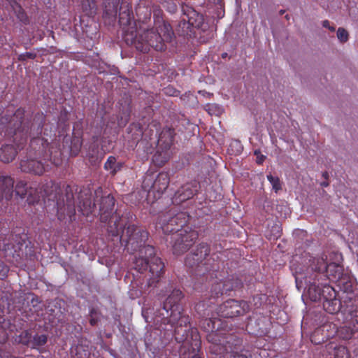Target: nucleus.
I'll use <instances>...</instances> for the list:
<instances>
[{
    "mask_svg": "<svg viewBox=\"0 0 358 358\" xmlns=\"http://www.w3.org/2000/svg\"><path fill=\"white\" fill-rule=\"evenodd\" d=\"M1 124L6 127L9 134H13V141L17 148L22 150L30 138L27 154L50 161L56 166L62 164V152L56 141L41 136L45 122V115L42 112L36 113L32 117L30 112L24 108H19L15 111L7 109L1 116Z\"/></svg>",
    "mask_w": 358,
    "mask_h": 358,
    "instance_id": "nucleus-1",
    "label": "nucleus"
},
{
    "mask_svg": "<svg viewBox=\"0 0 358 358\" xmlns=\"http://www.w3.org/2000/svg\"><path fill=\"white\" fill-rule=\"evenodd\" d=\"M119 23L124 42L142 52H149L151 48L156 51L165 50L166 44L170 43L174 36L170 24L159 19L155 21L154 28L146 30L141 26L138 28L137 22L134 20L131 5L127 1L120 3Z\"/></svg>",
    "mask_w": 358,
    "mask_h": 358,
    "instance_id": "nucleus-2",
    "label": "nucleus"
},
{
    "mask_svg": "<svg viewBox=\"0 0 358 358\" xmlns=\"http://www.w3.org/2000/svg\"><path fill=\"white\" fill-rule=\"evenodd\" d=\"M184 297L182 291L175 289L163 303L159 310L160 322L174 327V337L177 343H181L180 353L187 358H202L201 341L198 329L192 327L190 318L183 312L181 300Z\"/></svg>",
    "mask_w": 358,
    "mask_h": 358,
    "instance_id": "nucleus-3",
    "label": "nucleus"
},
{
    "mask_svg": "<svg viewBox=\"0 0 358 358\" xmlns=\"http://www.w3.org/2000/svg\"><path fill=\"white\" fill-rule=\"evenodd\" d=\"M42 198L47 207L52 206L56 209L57 217L60 221L67 217L71 220L75 216L76 208L73 193L69 185H64L63 189L59 183L52 180L46 182L40 189V195L34 199H28L29 203H34Z\"/></svg>",
    "mask_w": 358,
    "mask_h": 358,
    "instance_id": "nucleus-4",
    "label": "nucleus"
},
{
    "mask_svg": "<svg viewBox=\"0 0 358 358\" xmlns=\"http://www.w3.org/2000/svg\"><path fill=\"white\" fill-rule=\"evenodd\" d=\"M155 254V248L148 245L144 247L143 253H139V256L135 257L133 260L132 268L140 273L146 271L149 268L146 282L142 283L141 287V291L145 293H150L157 286L165 272L164 264Z\"/></svg>",
    "mask_w": 358,
    "mask_h": 358,
    "instance_id": "nucleus-5",
    "label": "nucleus"
},
{
    "mask_svg": "<svg viewBox=\"0 0 358 358\" xmlns=\"http://www.w3.org/2000/svg\"><path fill=\"white\" fill-rule=\"evenodd\" d=\"M95 201L99 206V219L101 222L107 223V233L110 236H117L120 233L122 216L117 210L114 211L115 200L110 194H103L101 187H98L95 192Z\"/></svg>",
    "mask_w": 358,
    "mask_h": 358,
    "instance_id": "nucleus-6",
    "label": "nucleus"
},
{
    "mask_svg": "<svg viewBox=\"0 0 358 358\" xmlns=\"http://www.w3.org/2000/svg\"><path fill=\"white\" fill-rule=\"evenodd\" d=\"M119 235L120 242L129 253L138 251L140 254L143 253L144 247L147 246L146 242L148 239L149 233L141 227L130 224L126 226L120 222Z\"/></svg>",
    "mask_w": 358,
    "mask_h": 358,
    "instance_id": "nucleus-7",
    "label": "nucleus"
},
{
    "mask_svg": "<svg viewBox=\"0 0 358 358\" xmlns=\"http://www.w3.org/2000/svg\"><path fill=\"white\" fill-rule=\"evenodd\" d=\"M189 215L186 212H178L172 208L158 217L157 224L160 226L165 234H178L181 229H186Z\"/></svg>",
    "mask_w": 358,
    "mask_h": 358,
    "instance_id": "nucleus-8",
    "label": "nucleus"
},
{
    "mask_svg": "<svg viewBox=\"0 0 358 358\" xmlns=\"http://www.w3.org/2000/svg\"><path fill=\"white\" fill-rule=\"evenodd\" d=\"M13 185L14 179L11 176L0 175V207L1 208H6L8 201L13 197V192H15L16 196L20 198H24L28 193L31 194L25 181H17L15 190L13 189Z\"/></svg>",
    "mask_w": 358,
    "mask_h": 358,
    "instance_id": "nucleus-9",
    "label": "nucleus"
},
{
    "mask_svg": "<svg viewBox=\"0 0 358 358\" xmlns=\"http://www.w3.org/2000/svg\"><path fill=\"white\" fill-rule=\"evenodd\" d=\"M210 247L206 243H199L196 249L187 255L185 265L190 268H196L198 271L208 272L215 269L214 264H211L209 257Z\"/></svg>",
    "mask_w": 358,
    "mask_h": 358,
    "instance_id": "nucleus-10",
    "label": "nucleus"
},
{
    "mask_svg": "<svg viewBox=\"0 0 358 358\" xmlns=\"http://www.w3.org/2000/svg\"><path fill=\"white\" fill-rule=\"evenodd\" d=\"M182 15L178 25V31L180 35H187L191 28L199 29L202 27L203 15L189 6H182Z\"/></svg>",
    "mask_w": 358,
    "mask_h": 358,
    "instance_id": "nucleus-11",
    "label": "nucleus"
},
{
    "mask_svg": "<svg viewBox=\"0 0 358 358\" xmlns=\"http://www.w3.org/2000/svg\"><path fill=\"white\" fill-rule=\"evenodd\" d=\"M199 237L197 231L187 227L181 229L173 238V252L180 255L188 251Z\"/></svg>",
    "mask_w": 358,
    "mask_h": 358,
    "instance_id": "nucleus-12",
    "label": "nucleus"
},
{
    "mask_svg": "<svg viewBox=\"0 0 358 358\" xmlns=\"http://www.w3.org/2000/svg\"><path fill=\"white\" fill-rule=\"evenodd\" d=\"M216 310L218 316L233 318L245 315L250 310V306L244 300L229 299L220 305Z\"/></svg>",
    "mask_w": 358,
    "mask_h": 358,
    "instance_id": "nucleus-13",
    "label": "nucleus"
},
{
    "mask_svg": "<svg viewBox=\"0 0 358 358\" xmlns=\"http://www.w3.org/2000/svg\"><path fill=\"white\" fill-rule=\"evenodd\" d=\"M170 182L167 172H160L155 180L151 176H146L142 182V188L149 194L152 192L155 198H160L167 189Z\"/></svg>",
    "mask_w": 358,
    "mask_h": 358,
    "instance_id": "nucleus-14",
    "label": "nucleus"
},
{
    "mask_svg": "<svg viewBox=\"0 0 358 358\" xmlns=\"http://www.w3.org/2000/svg\"><path fill=\"white\" fill-rule=\"evenodd\" d=\"M175 135L174 129L169 127L164 128L159 134L157 151L155 155V158L158 160V157H162L160 160L162 164H164L169 159V150L173 145Z\"/></svg>",
    "mask_w": 358,
    "mask_h": 358,
    "instance_id": "nucleus-15",
    "label": "nucleus"
},
{
    "mask_svg": "<svg viewBox=\"0 0 358 358\" xmlns=\"http://www.w3.org/2000/svg\"><path fill=\"white\" fill-rule=\"evenodd\" d=\"M201 329L207 332V341L212 345L221 341L220 337H223L222 322L217 317L204 318L200 321Z\"/></svg>",
    "mask_w": 358,
    "mask_h": 358,
    "instance_id": "nucleus-16",
    "label": "nucleus"
},
{
    "mask_svg": "<svg viewBox=\"0 0 358 358\" xmlns=\"http://www.w3.org/2000/svg\"><path fill=\"white\" fill-rule=\"evenodd\" d=\"M223 337H220L221 341L219 343H213V348H217L214 350L215 353H222L225 352L226 354L234 352L236 350H242L243 340L235 334H227L225 329L223 330ZM211 350H213L211 348Z\"/></svg>",
    "mask_w": 358,
    "mask_h": 358,
    "instance_id": "nucleus-17",
    "label": "nucleus"
},
{
    "mask_svg": "<svg viewBox=\"0 0 358 358\" xmlns=\"http://www.w3.org/2000/svg\"><path fill=\"white\" fill-rule=\"evenodd\" d=\"M38 159L27 154V156L21 159L20 162L19 168L21 171L39 176L43 175L48 171V165Z\"/></svg>",
    "mask_w": 358,
    "mask_h": 358,
    "instance_id": "nucleus-18",
    "label": "nucleus"
},
{
    "mask_svg": "<svg viewBox=\"0 0 358 358\" xmlns=\"http://www.w3.org/2000/svg\"><path fill=\"white\" fill-rule=\"evenodd\" d=\"M24 243V238L21 236L10 234L8 238H0V250L3 251L6 256L20 257V252Z\"/></svg>",
    "mask_w": 358,
    "mask_h": 358,
    "instance_id": "nucleus-19",
    "label": "nucleus"
},
{
    "mask_svg": "<svg viewBox=\"0 0 358 358\" xmlns=\"http://www.w3.org/2000/svg\"><path fill=\"white\" fill-rule=\"evenodd\" d=\"M210 296L207 301H201L197 303L195 306V310L199 314L203 312V315H209V311L211 310V304L215 303L216 299L220 296L225 294L224 289H222V280L215 282L212 285L210 289Z\"/></svg>",
    "mask_w": 358,
    "mask_h": 358,
    "instance_id": "nucleus-20",
    "label": "nucleus"
},
{
    "mask_svg": "<svg viewBox=\"0 0 358 358\" xmlns=\"http://www.w3.org/2000/svg\"><path fill=\"white\" fill-rule=\"evenodd\" d=\"M196 185L187 183L182 185L175 193L172 200L176 204H180L187 200L192 199L196 193Z\"/></svg>",
    "mask_w": 358,
    "mask_h": 358,
    "instance_id": "nucleus-21",
    "label": "nucleus"
},
{
    "mask_svg": "<svg viewBox=\"0 0 358 358\" xmlns=\"http://www.w3.org/2000/svg\"><path fill=\"white\" fill-rule=\"evenodd\" d=\"M137 16V24L140 22L145 24L148 20H150L152 14V1L150 0H140L135 8Z\"/></svg>",
    "mask_w": 358,
    "mask_h": 358,
    "instance_id": "nucleus-22",
    "label": "nucleus"
},
{
    "mask_svg": "<svg viewBox=\"0 0 358 358\" xmlns=\"http://www.w3.org/2000/svg\"><path fill=\"white\" fill-rule=\"evenodd\" d=\"M78 199V208L82 214L85 216H89L90 214H92L96 204L95 198L92 202L91 200V194L88 192H80L79 193Z\"/></svg>",
    "mask_w": 358,
    "mask_h": 358,
    "instance_id": "nucleus-23",
    "label": "nucleus"
},
{
    "mask_svg": "<svg viewBox=\"0 0 358 358\" xmlns=\"http://www.w3.org/2000/svg\"><path fill=\"white\" fill-rule=\"evenodd\" d=\"M20 150L10 144H5L0 148V162L4 164L12 162Z\"/></svg>",
    "mask_w": 358,
    "mask_h": 358,
    "instance_id": "nucleus-24",
    "label": "nucleus"
},
{
    "mask_svg": "<svg viewBox=\"0 0 358 358\" xmlns=\"http://www.w3.org/2000/svg\"><path fill=\"white\" fill-rule=\"evenodd\" d=\"M330 327L329 324H324L316 329L310 335V341L313 343L318 345L327 341L330 337L334 335L325 333L328 331V328Z\"/></svg>",
    "mask_w": 358,
    "mask_h": 358,
    "instance_id": "nucleus-25",
    "label": "nucleus"
},
{
    "mask_svg": "<svg viewBox=\"0 0 358 358\" xmlns=\"http://www.w3.org/2000/svg\"><path fill=\"white\" fill-rule=\"evenodd\" d=\"M339 289L348 295L353 293V281L348 273H343L334 280Z\"/></svg>",
    "mask_w": 358,
    "mask_h": 358,
    "instance_id": "nucleus-26",
    "label": "nucleus"
},
{
    "mask_svg": "<svg viewBox=\"0 0 358 358\" xmlns=\"http://www.w3.org/2000/svg\"><path fill=\"white\" fill-rule=\"evenodd\" d=\"M119 2L115 0H107L105 2V6L103 13V17L108 21V23L115 20L117 13V6Z\"/></svg>",
    "mask_w": 358,
    "mask_h": 358,
    "instance_id": "nucleus-27",
    "label": "nucleus"
},
{
    "mask_svg": "<svg viewBox=\"0 0 358 358\" xmlns=\"http://www.w3.org/2000/svg\"><path fill=\"white\" fill-rule=\"evenodd\" d=\"M317 275L314 278V281H308L309 285L307 289L308 297L312 301H317L321 300L322 286L320 287L319 283L316 282Z\"/></svg>",
    "mask_w": 358,
    "mask_h": 358,
    "instance_id": "nucleus-28",
    "label": "nucleus"
},
{
    "mask_svg": "<svg viewBox=\"0 0 358 358\" xmlns=\"http://www.w3.org/2000/svg\"><path fill=\"white\" fill-rule=\"evenodd\" d=\"M124 165V162H117L115 157L109 156L104 164L103 168L106 171H109L111 176H115L122 170Z\"/></svg>",
    "mask_w": 358,
    "mask_h": 358,
    "instance_id": "nucleus-29",
    "label": "nucleus"
},
{
    "mask_svg": "<svg viewBox=\"0 0 358 358\" xmlns=\"http://www.w3.org/2000/svg\"><path fill=\"white\" fill-rule=\"evenodd\" d=\"M327 259L326 255L313 258L310 264L311 269L320 274L324 273L325 270H328L329 264L327 263Z\"/></svg>",
    "mask_w": 358,
    "mask_h": 358,
    "instance_id": "nucleus-30",
    "label": "nucleus"
},
{
    "mask_svg": "<svg viewBox=\"0 0 358 358\" xmlns=\"http://www.w3.org/2000/svg\"><path fill=\"white\" fill-rule=\"evenodd\" d=\"M6 1L11 6L17 18L24 24H28L29 23V17L24 10L22 8V6L15 0Z\"/></svg>",
    "mask_w": 358,
    "mask_h": 358,
    "instance_id": "nucleus-31",
    "label": "nucleus"
},
{
    "mask_svg": "<svg viewBox=\"0 0 358 358\" xmlns=\"http://www.w3.org/2000/svg\"><path fill=\"white\" fill-rule=\"evenodd\" d=\"M322 305L326 312L330 314H335L341 310L342 301L338 297H336L333 298V299L324 300Z\"/></svg>",
    "mask_w": 358,
    "mask_h": 358,
    "instance_id": "nucleus-32",
    "label": "nucleus"
},
{
    "mask_svg": "<svg viewBox=\"0 0 358 358\" xmlns=\"http://www.w3.org/2000/svg\"><path fill=\"white\" fill-rule=\"evenodd\" d=\"M222 289L225 294H229L231 291L240 289L243 287V282L241 280L238 278H234L227 279L222 281Z\"/></svg>",
    "mask_w": 358,
    "mask_h": 358,
    "instance_id": "nucleus-33",
    "label": "nucleus"
},
{
    "mask_svg": "<svg viewBox=\"0 0 358 358\" xmlns=\"http://www.w3.org/2000/svg\"><path fill=\"white\" fill-rule=\"evenodd\" d=\"M327 266L328 270H325L324 276L327 277L329 280L334 281L343 273L342 267L338 264L330 263Z\"/></svg>",
    "mask_w": 358,
    "mask_h": 358,
    "instance_id": "nucleus-34",
    "label": "nucleus"
},
{
    "mask_svg": "<svg viewBox=\"0 0 358 358\" xmlns=\"http://www.w3.org/2000/svg\"><path fill=\"white\" fill-rule=\"evenodd\" d=\"M357 305L355 300L350 296H347L343 301H342L341 310L344 313L352 315L357 312Z\"/></svg>",
    "mask_w": 358,
    "mask_h": 358,
    "instance_id": "nucleus-35",
    "label": "nucleus"
},
{
    "mask_svg": "<svg viewBox=\"0 0 358 358\" xmlns=\"http://www.w3.org/2000/svg\"><path fill=\"white\" fill-rule=\"evenodd\" d=\"M81 7L85 15L94 16L97 10L95 0H81Z\"/></svg>",
    "mask_w": 358,
    "mask_h": 358,
    "instance_id": "nucleus-36",
    "label": "nucleus"
},
{
    "mask_svg": "<svg viewBox=\"0 0 358 358\" xmlns=\"http://www.w3.org/2000/svg\"><path fill=\"white\" fill-rule=\"evenodd\" d=\"M48 342V336L45 334H35L32 335L30 348L38 350L41 347L45 345Z\"/></svg>",
    "mask_w": 358,
    "mask_h": 358,
    "instance_id": "nucleus-37",
    "label": "nucleus"
},
{
    "mask_svg": "<svg viewBox=\"0 0 358 358\" xmlns=\"http://www.w3.org/2000/svg\"><path fill=\"white\" fill-rule=\"evenodd\" d=\"M337 297V292L333 287L328 284L322 285L321 300H329Z\"/></svg>",
    "mask_w": 358,
    "mask_h": 358,
    "instance_id": "nucleus-38",
    "label": "nucleus"
},
{
    "mask_svg": "<svg viewBox=\"0 0 358 358\" xmlns=\"http://www.w3.org/2000/svg\"><path fill=\"white\" fill-rule=\"evenodd\" d=\"M32 338V334L30 330L22 331L17 337L16 341L20 343L30 347Z\"/></svg>",
    "mask_w": 358,
    "mask_h": 358,
    "instance_id": "nucleus-39",
    "label": "nucleus"
},
{
    "mask_svg": "<svg viewBox=\"0 0 358 358\" xmlns=\"http://www.w3.org/2000/svg\"><path fill=\"white\" fill-rule=\"evenodd\" d=\"M82 140L78 137H73L71 141L70 153L71 156H77L82 147Z\"/></svg>",
    "mask_w": 358,
    "mask_h": 358,
    "instance_id": "nucleus-40",
    "label": "nucleus"
},
{
    "mask_svg": "<svg viewBox=\"0 0 358 358\" xmlns=\"http://www.w3.org/2000/svg\"><path fill=\"white\" fill-rule=\"evenodd\" d=\"M338 333L339 336L344 340L351 339L355 334L352 330V327L348 325L341 327Z\"/></svg>",
    "mask_w": 358,
    "mask_h": 358,
    "instance_id": "nucleus-41",
    "label": "nucleus"
},
{
    "mask_svg": "<svg viewBox=\"0 0 358 358\" xmlns=\"http://www.w3.org/2000/svg\"><path fill=\"white\" fill-rule=\"evenodd\" d=\"M267 301V296L265 294H257L252 297V303L256 308L262 307Z\"/></svg>",
    "mask_w": 358,
    "mask_h": 358,
    "instance_id": "nucleus-42",
    "label": "nucleus"
},
{
    "mask_svg": "<svg viewBox=\"0 0 358 358\" xmlns=\"http://www.w3.org/2000/svg\"><path fill=\"white\" fill-rule=\"evenodd\" d=\"M90 324L92 326H96L100 320V313L94 308L90 310Z\"/></svg>",
    "mask_w": 358,
    "mask_h": 358,
    "instance_id": "nucleus-43",
    "label": "nucleus"
},
{
    "mask_svg": "<svg viewBox=\"0 0 358 358\" xmlns=\"http://www.w3.org/2000/svg\"><path fill=\"white\" fill-rule=\"evenodd\" d=\"M267 179L272 185L273 189L277 193L282 189L281 182L278 177L267 175Z\"/></svg>",
    "mask_w": 358,
    "mask_h": 358,
    "instance_id": "nucleus-44",
    "label": "nucleus"
},
{
    "mask_svg": "<svg viewBox=\"0 0 358 358\" xmlns=\"http://www.w3.org/2000/svg\"><path fill=\"white\" fill-rule=\"evenodd\" d=\"M334 358H350L348 349L344 346H339L336 348Z\"/></svg>",
    "mask_w": 358,
    "mask_h": 358,
    "instance_id": "nucleus-45",
    "label": "nucleus"
},
{
    "mask_svg": "<svg viewBox=\"0 0 358 358\" xmlns=\"http://www.w3.org/2000/svg\"><path fill=\"white\" fill-rule=\"evenodd\" d=\"M337 37L341 43H345L348 40V33L344 28L339 27L337 30Z\"/></svg>",
    "mask_w": 358,
    "mask_h": 358,
    "instance_id": "nucleus-46",
    "label": "nucleus"
},
{
    "mask_svg": "<svg viewBox=\"0 0 358 358\" xmlns=\"http://www.w3.org/2000/svg\"><path fill=\"white\" fill-rule=\"evenodd\" d=\"M92 153L90 152L87 155L89 160L91 163H96L99 158H98V147L94 146L92 148Z\"/></svg>",
    "mask_w": 358,
    "mask_h": 358,
    "instance_id": "nucleus-47",
    "label": "nucleus"
},
{
    "mask_svg": "<svg viewBox=\"0 0 358 358\" xmlns=\"http://www.w3.org/2000/svg\"><path fill=\"white\" fill-rule=\"evenodd\" d=\"M9 271V268L1 260H0V279L5 278Z\"/></svg>",
    "mask_w": 358,
    "mask_h": 358,
    "instance_id": "nucleus-48",
    "label": "nucleus"
},
{
    "mask_svg": "<svg viewBox=\"0 0 358 358\" xmlns=\"http://www.w3.org/2000/svg\"><path fill=\"white\" fill-rule=\"evenodd\" d=\"M36 57V54L34 52H27L25 53L21 54L18 57V59L20 61H26L27 59H34Z\"/></svg>",
    "mask_w": 358,
    "mask_h": 358,
    "instance_id": "nucleus-49",
    "label": "nucleus"
},
{
    "mask_svg": "<svg viewBox=\"0 0 358 358\" xmlns=\"http://www.w3.org/2000/svg\"><path fill=\"white\" fill-rule=\"evenodd\" d=\"M240 350H236L228 354H225L224 357L227 358H248L245 355L239 353Z\"/></svg>",
    "mask_w": 358,
    "mask_h": 358,
    "instance_id": "nucleus-50",
    "label": "nucleus"
},
{
    "mask_svg": "<svg viewBox=\"0 0 358 358\" xmlns=\"http://www.w3.org/2000/svg\"><path fill=\"white\" fill-rule=\"evenodd\" d=\"M348 326L352 327V330L355 334L358 333V316L353 317Z\"/></svg>",
    "mask_w": 358,
    "mask_h": 358,
    "instance_id": "nucleus-51",
    "label": "nucleus"
},
{
    "mask_svg": "<svg viewBox=\"0 0 358 358\" xmlns=\"http://www.w3.org/2000/svg\"><path fill=\"white\" fill-rule=\"evenodd\" d=\"M235 147L236 148V151L235 155H238L242 152L243 146L239 141H234L231 143L230 148Z\"/></svg>",
    "mask_w": 358,
    "mask_h": 358,
    "instance_id": "nucleus-52",
    "label": "nucleus"
},
{
    "mask_svg": "<svg viewBox=\"0 0 358 358\" xmlns=\"http://www.w3.org/2000/svg\"><path fill=\"white\" fill-rule=\"evenodd\" d=\"M255 155L257 156V164H262V162L264 161L266 157L263 155H261V152L259 150H255Z\"/></svg>",
    "mask_w": 358,
    "mask_h": 358,
    "instance_id": "nucleus-53",
    "label": "nucleus"
},
{
    "mask_svg": "<svg viewBox=\"0 0 358 358\" xmlns=\"http://www.w3.org/2000/svg\"><path fill=\"white\" fill-rule=\"evenodd\" d=\"M322 25L324 27L327 28L332 32L335 31L336 30L335 27L331 26L329 21L327 20H325L322 22Z\"/></svg>",
    "mask_w": 358,
    "mask_h": 358,
    "instance_id": "nucleus-54",
    "label": "nucleus"
},
{
    "mask_svg": "<svg viewBox=\"0 0 358 358\" xmlns=\"http://www.w3.org/2000/svg\"><path fill=\"white\" fill-rule=\"evenodd\" d=\"M3 336L0 338V343H3L6 341L8 336L4 331H2Z\"/></svg>",
    "mask_w": 358,
    "mask_h": 358,
    "instance_id": "nucleus-55",
    "label": "nucleus"
},
{
    "mask_svg": "<svg viewBox=\"0 0 358 358\" xmlns=\"http://www.w3.org/2000/svg\"><path fill=\"white\" fill-rule=\"evenodd\" d=\"M320 185L323 187H327L329 185V183L327 181H324L320 183Z\"/></svg>",
    "mask_w": 358,
    "mask_h": 358,
    "instance_id": "nucleus-56",
    "label": "nucleus"
},
{
    "mask_svg": "<svg viewBox=\"0 0 358 358\" xmlns=\"http://www.w3.org/2000/svg\"><path fill=\"white\" fill-rule=\"evenodd\" d=\"M273 227L277 229V233L275 234V237H279L280 236V231H279V228L280 227L278 225H276V226H275Z\"/></svg>",
    "mask_w": 358,
    "mask_h": 358,
    "instance_id": "nucleus-57",
    "label": "nucleus"
},
{
    "mask_svg": "<svg viewBox=\"0 0 358 358\" xmlns=\"http://www.w3.org/2000/svg\"><path fill=\"white\" fill-rule=\"evenodd\" d=\"M322 177L326 179V180H328L329 178V173L327 171H324L322 173Z\"/></svg>",
    "mask_w": 358,
    "mask_h": 358,
    "instance_id": "nucleus-58",
    "label": "nucleus"
},
{
    "mask_svg": "<svg viewBox=\"0 0 358 358\" xmlns=\"http://www.w3.org/2000/svg\"><path fill=\"white\" fill-rule=\"evenodd\" d=\"M127 123V121H125L124 122H118V125L120 126V127H122V126H124Z\"/></svg>",
    "mask_w": 358,
    "mask_h": 358,
    "instance_id": "nucleus-59",
    "label": "nucleus"
},
{
    "mask_svg": "<svg viewBox=\"0 0 358 358\" xmlns=\"http://www.w3.org/2000/svg\"><path fill=\"white\" fill-rule=\"evenodd\" d=\"M171 8H172V11H174L176 9V6L175 4H173Z\"/></svg>",
    "mask_w": 358,
    "mask_h": 358,
    "instance_id": "nucleus-60",
    "label": "nucleus"
},
{
    "mask_svg": "<svg viewBox=\"0 0 358 358\" xmlns=\"http://www.w3.org/2000/svg\"><path fill=\"white\" fill-rule=\"evenodd\" d=\"M157 125L155 124H149L148 128H151L152 127H156Z\"/></svg>",
    "mask_w": 358,
    "mask_h": 358,
    "instance_id": "nucleus-61",
    "label": "nucleus"
},
{
    "mask_svg": "<svg viewBox=\"0 0 358 358\" xmlns=\"http://www.w3.org/2000/svg\"><path fill=\"white\" fill-rule=\"evenodd\" d=\"M279 13H280V15H282V14H284L285 10H280Z\"/></svg>",
    "mask_w": 358,
    "mask_h": 358,
    "instance_id": "nucleus-62",
    "label": "nucleus"
},
{
    "mask_svg": "<svg viewBox=\"0 0 358 358\" xmlns=\"http://www.w3.org/2000/svg\"><path fill=\"white\" fill-rule=\"evenodd\" d=\"M285 18L289 20V15H285Z\"/></svg>",
    "mask_w": 358,
    "mask_h": 358,
    "instance_id": "nucleus-63",
    "label": "nucleus"
},
{
    "mask_svg": "<svg viewBox=\"0 0 358 358\" xmlns=\"http://www.w3.org/2000/svg\"><path fill=\"white\" fill-rule=\"evenodd\" d=\"M227 53L222 54V57L224 58L227 56Z\"/></svg>",
    "mask_w": 358,
    "mask_h": 358,
    "instance_id": "nucleus-64",
    "label": "nucleus"
}]
</instances>
